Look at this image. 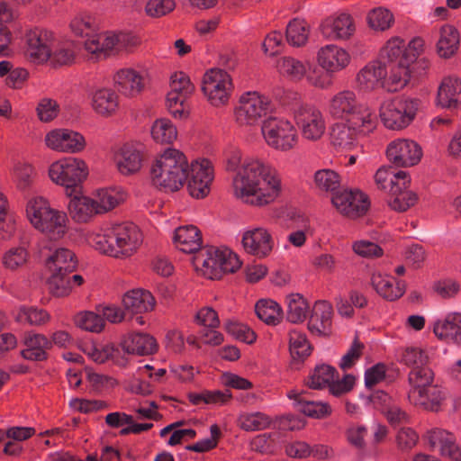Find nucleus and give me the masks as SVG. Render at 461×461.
Segmentation results:
<instances>
[{
	"instance_id": "nucleus-1",
	"label": "nucleus",
	"mask_w": 461,
	"mask_h": 461,
	"mask_svg": "<svg viewBox=\"0 0 461 461\" xmlns=\"http://www.w3.org/2000/svg\"><path fill=\"white\" fill-rule=\"evenodd\" d=\"M234 196L258 207L275 203L282 194L281 175L276 168L259 159H247L232 180Z\"/></svg>"
},
{
	"instance_id": "nucleus-2",
	"label": "nucleus",
	"mask_w": 461,
	"mask_h": 461,
	"mask_svg": "<svg viewBox=\"0 0 461 461\" xmlns=\"http://www.w3.org/2000/svg\"><path fill=\"white\" fill-rule=\"evenodd\" d=\"M86 239L95 250L116 259L131 258L143 242L141 230L131 222L104 224L88 232Z\"/></svg>"
},
{
	"instance_id": "nucleus-3",
	"label": "nucleus",
	"mask_w": 461,
	"mask_h": 461,
	"mask_svg": "<svg viewBox=\"0 0 461 461\" xmlns=\"http://www.w3.org/2000/svg\"><path fill=\"white\" fill-rule=\"evenodd\" d=\"M190 163L186 155L176 148H167L153 160L150 167L152 184L166 192L182 188L189 176Z\"/></svg>"
},
{
	"instance_id": "nucleus-4",
	"label": "nucleus",
	"mask_w": 461,
	"mask_h": 461,
	"mask_svg": "<svg viewBox=\"0 0 461 461\" xmlns=\"http://www.w3.org/2000/svg\"><path fill=\"white\" fill-rule=\"evenodd\" d=\"M72 33L77 37L86 38L85 49L92 54L104 56L113 51H120L126 47L128 35L104 32L96 33L98 29L95 19L86 13L74 15L69 23Z\"/></svg>"
},
{
	"instance_id": "nucleus-5",
	"label": "nucleus",
	"mask_w": 461,
	"mask_h": 461,
	"mask_svg": "<svg viewBox=\"0 0 461 461\" xmlns=\"http://www.w3.org/2000/svg\"><path fill=\"white\" fill-rule=\"evenodd\" d=\"M413 59L414 56H411L404 40L393 36L380 49L376 61L388 70L391 88L395 89L403 88L410 82Z\"/></svg>"
},
{
	"instance_id": "nucleus-6",
	"label": "nucleus",
	"mask_w": 461,
	"mask_h": 461,
	"mask_svg": "<svg viewBox=\"0 0 461 461\" xmlns=\"http://www.w3.org/2000/svg\"><path fill=\"white\" fill-rule=\"evenodd\" d=\"M26 216L31 224L51 240H59L68 230L67 214L50 207L41 197L31 198L26 205Z\"/></svg>"
},
{
	"instance_id": "nucleus-7",
	"label": "nucleus",
	"mask_w": 461,
	"mask_h": 461,
	"mask_svg": "<svg viewBox=\"0 0 461 461\" xmlns=\"http://www.w3.org/2000/svg\"><path fill=\"white\" fill-rule=\"evenodd\" d=\"M197 272L209 279H218L223 273L238 270L241 262L238 256L227 248L210 247L200 251L193 259Z\"/></svg>"
},
{
	"instance_id": "nucleus-8",
	"label": "nucleus",
	"mask_w": 461,
	"mask_h": 461,
	"mask_svg": "<svg viewBox=\"0 0 461 461\" xmlns=\"http://www.w3.org/2000/svg\"><path fill=\"white\" fill-rule=\"evenodd\" d=\"M48 174L54 184L65 188L68 196H72L86 179L88 167L80 158L68 157L51 163Z\"/></svg>"
},
{
	"instance_id": "nucleus-9",
	"label": "nucleus",
	"mask_w": 461,
	"mask_h": 461,
	"mask_svg": "<svg viewBox=\"0 0 461 461\" xmlns=\"http://www.w3.org/2000/svg\"><path fill=\"white\" fill-rule=\"evenodd\" d=\"M377 124V117H341L331 126L330 143L338 149H350L357 136L371 133Z\"/></svg>"
},
{
	"instance_id": "nucleus-10",
	"label": "nucleus",
	"mask_w": 461,
	"mask_h": 461,
	"mask_svg": "<svg viewBox=\"0 0 461 461\" xmlns=\"http://www.w3.org/2000/svg\"><path fill=\"white\" fill-rule=\"evenodd\" d=\"M261 132L266 143L280 152L293 150L299 140L294 122L286 117H267L261 125Z\"/></svg>"
},
{
	"instance_id": "nucleus-11",
	"label": "nucleus",
	"mask_w": 461,
	"mask_h": 461,
	"mask_svg": "<svg viewBox=\"0 0 461 461\" xmlns=\"http://www.w3.org/2000/svg\"><path fill=\"white\" fill-rule=\"evenodd\" d=\"M171 91L167 95L166 105L172 115L197 113L195 104L187 100L194 92V86L189 77L182 72H175L170 77Z\"/></svg>"
},
{
	"instance_id": "nucleus-12",
	"label": "nucleus",
	"mask_w": 461,
	"mask_h": 461,
	"mask_svg": "<svg viewBox=\"0 0 461 461\" xmlns=\"http://www.w3.org/2000/svg\"><path fill=\"white\" fill-rule=\"evenodd\" d=\"M232 90L231 77L225 70L211 68L203 75L202 91L212 106L227 105Z\"/></svg>"
},
{
	"instance_id": "nucleus-13",
	"label": "nucleus",
	"mask_w": 461,
	"mask_h": 461,
	"mask_svg": "<svg viewBox=\"0 0 461 461\" xmlns=\"http://www.w3.org/2000/svg\"><path fill=\"white\" fill-rule=\"evenodd\" d=\"M144 158V145L139 141H130L115 149L113 162L120 175L131 176L140 172Z\"/></svg>"
},
{
	"instance_id": "nucleus-14",
	"label": "nucleus",
	"mask_w": 461,
	"mask_h": 461,
	"mask_svg": "<svg viewBox=\"0 0 461 461\" xmlns=\"http://www.w3.org/2000/svg\"><path fill=\"white\" fill-rule=\"evenodd\" d=\"M214 177L212 164L206 158L190 163L187 189L191 196L200 199L208 195Z\"/></svg>"
},
{
	"instance_id": "nucleus-15",
	"label": "nucleus",
	"mask_w": 461,
	"mask_h": 461,
	"mask_svg": "<svg viewBox=\"0 0 461 461\" xmlns=\"http://www.w3.org/2000/svg\"><path fill=\"white\" fill-rule=\"evenodd\" d=\"M386 155L395 166L407 167L420 162L423 150L421 146L413 140L397 139L388 144Z\"/></svg>"
},
{
	"instance_id": "nucleus-16",
	"label": "nucleus",
	"mask_w": 461,
	"mask_h": 461,
	"mask_svg": "<svg viewBox=\"0 0 461 461\" xmlns=\"http://www.w3.org/2000/svg\"><path fill=\"white\" fill-rule=\"evenodd\" d=\"M241 245L246 253L257 258H267L273 251L275 240L271 232L265 227H253L244 230Z\"/></svg>"
},
{
	"instance_id": "nucleus-17",
	"label": "nucleus",
	"mask_w": 461,
	"mask_h": 461,
	"mask_svg": "<svg viewBox=\"0 0 461 461\" xmlns=\"http://www.w3.org/2000/svg\"><path fill=\"white\" fill-rule=\"evenodd\" d=\"M25 54L33 63H44L51 56V42L53 34L51 32L34 28L25 33Z\"/></svg>"
},
{
	"instance_id": "nucleus-18",
	"label": "nucleus",
	"mask_w": 461,
	"mask_h": 461,
	"mask_svg": "<svg viewBox=\"0 0 461 461\" xmlns=\"http://www.w3.org/2000/svg\"><path fill=\"white\" fill-rule=\"evenodd\" d=\"M283 113L268 96L258 91L242 93L235 105L236 115H268Z\"/></svg>"
},
{
	"instance_id": "nucleus-19",
	"label": "nucleus",
	"mask_w": 461,
	"mask_h": 461,
	"mask_svg": "<svg viewBox=\"0 0 461 461\" xmlns=\"http://www.w3.org/2000/svg\"><path fill=\"white\" fill-rule=\"evenodd\" d=\"M331 202L341 214L352 219L364 215L370 206L367 195L357 189L339 192Z\"/></svg>"
},
{
	"instance_id": "nucleus-20",
	"label": "nucleus",
	"mask_w": 461,
	"mask_h": 461,
	"mask_svg": "<svg viewBox=\"0 0 461 461\" xmlns=\"http://www.w3.org/2000/svg\"><path fill=\"white\" fill-rule=\"evenodd\" d=\"M424 439L432 451H438L440 456L453 461H461V447L452 432L441 428H432L426 432Z\"/></svg>"
},
{
	"instance_id": "nucleus-21",
	"label": "nucleus",
	"mask_w": 461,
	"mask_h": 461,
	"mask_svg": "<svg viewBox=\"0 0 461 461\" xmlns=\"http://www.w3.org/2000/svg\"><path fill=\"white\" fill-rule=\"evenodd\" d=\"M329 112L332 115H372L374 110L359 101L353 91L343 90L330 100Z\"/></svg>"
},
{
	"instance_id": "nucleus-22",
	"label": "nucleus",
	"mask_w": 461,
	"mask_h": 461,
	"mask_svg": "<svg viewBox=\"0 0 461 461\" xmlns=\"http://www.w3.org/2000/svg\"><path fill=\"white\" fill-rule=\"evenodd\" d=\"M389 73L378 61L374 60L367 63L357 74L356 81L359 89L371 91L379 86L386 88L390 92H397L402 88H391L389 83Z\"/></svg>"
},
{
	"instance_id": "nucleus-23",
	"label": "nucleus",
	"mask_w": 461,
	"mask_h": 461,
	"mask_svg": "<svg viewBox=\"0 0 461 461\" xmlns=\"http://www.w3.org/2000/svg\"><path fill=\"white\" fill-rule=\"evenodd\" d=\"M45 143L53 150L67 153H78L86 146L83 135L68 129L50 131L45 137Z\"/></svg>"
},
{
	"instance_id": "nucleus-24",
	"label": "nucleus",
	"mask_w": 461,
	"mask_h": 461,
	"mask_svg": "<svg viewBox=\"0 0 461 461\" xmlns=\"http://www.w3.org/2000/svg\"><path fill=\"white\" fill-rule=\"evenodd\" d=\"M409 402L418 408L429 411H438L446 399V393L438 385H429L418 389H409Z\"/></svg>"
},
{
	"instance_id": "nucleus-25",
	"label": "nucleus",
	"mask_w": 461,
	"mask_h": 461,
	"mask_svg": "<svg viewBox=\"0 0 461 461\" xmlns=\"http://www.w3.org/2000/svg\"><path fill=\"white\" fill-rule=\"evenodd\" d=\"M113 82L116 90L129 98L139 96L146 86L143 75L131 68L119 69L113 76Z\"/></svg>"
},
{
	"instance_id": "nucleus-26",
	"label": "nucleus",
	"mask_w": 461,
	"mask_h": 461,
	"mask_svg": "<svg viewBox=\"0 0 461 461\" xmlns=\"http://www.w3.org/2000/svg\"><path fill=\"white\" fill-rule=\"evenodd\" d=\"M350 59L349 53L335 44H328L321 48L317 53L318 64L329 73L343 70L348 66Z\"/></svg>"
},
{
	"instance_id": "nucleus-27",
	"label": "nucleus",
	"mask_w": 461,
	"mask_h": 461,
	"mask_svg": "<svg viewBox=\"0 0 461 461\" xmlns=\"http://www.w3.org/2000/svg\"><path fill=\"white\" fill-rule=\"evenodd\" d=\"M425 103L419 98L397 97L387 99L379 106V115H416L425 112Z\"/></svg>"
},
{
	"instance_id": "nucleus-28",
	"label": "nucleus",
	"mask_w": 461,
	"mask_h": 461,
	"mask_svg": "<svg viewBox=\"0 0 461 461\" xmlns=\"http://www.w3.org/2000/svg\"><path fill=\"white\" fill-rule=\"evenodd\" d=\"M333 308L328 301H318L314 303L308 321L311 333L327 336L331 330Z\"/></svg>"
},
{
	"instance_id": "nucleus-29",
	"label": "nucleus",
	"mask_w": 461,
	"mask_h": 461,
	"mask_svg": "<svg viewBox=\"0 0 461 461\" xmlns=\"http://www.w3.org/2000/svg\"><path fill=\"white\" fill-rule=\"evenodd\" d=\"M461 94V79L448 76L442 79L437 95V104L452 112H459L461 100L456 97Z\"/></svg>"
},
{
	"instance_id": "nucleus-30",
	"label": "nucleus",
	"mask_w": 461,
	"mask_h": 461,
	"mask_svg": "<svg viewBox=\"0 0 461 461\" xmlns=\"http://www.w3.org/2000/svg\"><path fill=\"white\" fill-rule=\"evenodd\" d=\"M370 284L376 294L387 301L398 300L405 293L403 282L380 272L372 274Z\"/></svg>"
},
{
	"instance_id": "nucleus-31",
	"label": "nucleus",
	"mask_w": 461,
	"mask_h": 461,
	"mask_svg": "<svg viewBox=\"0 0 461 461\" xmlns=\"http://www.w3.org/2000/svg\"><path fill=\"white\" fill-rule=\"evenodd\" d=\"M80 189L69 196L68 210L72 220L78 223H86L95 215H99L93 197L79 194Z\"/></svg>"
},
{
	"instance_id": "nucleus-32",
	"label": "nucleus",
	"mask_w": 461,
	"mask_h": 461,
	"mask_svg": "<svg viewBox=\"0 0 461 461\" xmlns=\"http://www.w3.org/2000/svg\"><path fill=\"white\" fill-rule=\"evenodd\" d=\"M354 31L352 18L348 14H340L334 18L326 19L321 25L322 35L329 40L348 39Z\"/></svg>"
},
{
	"instance_id": "nucleus-33",
	"label": "nucleus",
	"mask_w": 461,
	"mask_h": 461,
	"mask_svg": "<svg viewBox=\"0 0 461 461\" xmlns=\"http://www.w3.org/2000/svg\"><path fill=\"white\" fill-rule=\"evenodd\" d=\"M433 331L447 343H461V313H448L443 320L437 321Z\"/></svg>"
},
{
	"instance_id": "nucleus-34",
	"label": "nucleus",
	"mask_w": 461,
	"mask_h": 461,
	"mask_svg": "<svg viewBox=\"0 0 461 461\" xmlns=\"http://www.w3.org/2000/svg\"><path fill=\"white\" fill-rule=\"evenodd\" d=\"M122 349L129 354L151 355L158 350L156 339L146 333H131L122 341Z\"/></svg>"
},
{
	"instance_id": "nucleus-35",
	"label": "nucleus",
	"mask_w": 461,
	"mask_h": 461,
	"mask_svg": "<svg viewBox=\"0 0 461 461\" xmlns=\"http://www.w3.org/2000/svg\"><path fill=\"white\" fill-rule=\"evenodd\" d=\"M155 301L152 294L143 289H133L122 297L124 311L131 314H140L153 309Z\"/></svg>"
},
{
	"instance_id": "nucleus-36",
	"label": "nucleus",
	"mask_w": 461,
	"mask_h": 461,
	"mask_svg": "<svg viewBox=\"0 0 461 461\" xmlns=\"http://www.w3.org/2000/svg\"><path fill=\"white\" fill-rule=\"evenodd\" d=\"M51 342L46 336L38 333H28L24 338V348L22 357L30 361H42L47 358V350Z\"/></svg>"
},
{
	"instance_id": "nucleus-37",
	"label": "nucleus",
	"mask_w": 461,
	"mask_h": 461,
	"mask_svg": "<svg viewBox=\"0 0 461 461\" xmlns=\"http://www.w3.org/2000/svg\"><path fill=\"white\" fill-rule=\"evenodd\" d=\"M174 243L176 249L185 253H194L202 246V235L194 225L178 227L175 230Z\"/></svg>"
},
{
	"instance_id": "nucleus-38",
	"label": "nucleus",
	"mask_w": 461,
	"mask_h": 461,
	"mask_svg": "<svg viewBox=\"0 0 461 461\" xmlns=\"http://www.w3.org/2000/svg\"><path fill=\"white\" fill-rule=\"evenodd\" d=\"M126 197L122 188L109 187L97 190L93 198L99 214H104L123 203Z\"/></svg>"
},
{
	"instance_id": "nucleus-39",
	"label": "nucleus",
	"mask_w": 461,
	"mask_h": 461,
	"mask_svg": "<svg viewBox=\"0 0 461 461\" xmlns=\"http://www.w3.org/2000/svg\"><path fill=\"white\" fill-rule=\"evenodd\" d=\"M341 185V176L330 168H321L313 175V186L321 194H337Z\"/></svg>"
},
{
	"instance_id": "nucleus-40",
	"label": "nucleus",
	"mask_w": 461,
	"mask_h": 461,
	"mask_svg": "<svg viewBox=\"0 0 461 461\" xmlns=\"http://www.w3.org/2000/svg\"><path fill=\"white\" fill-rule=\"evenodd\" d=\"M46 267L50 272H73L77 267L75 254L65 248H59L49 256Z\"/></svg>"
},
{
	"instance_id": "nucleus-41",
	"label": "nucleus",
	"mask_w": 461,
	"mask_h": 461,
	"mask_svg": "<svg viewBox=\"0 0 461 461\" xmlns=\"http://www.w3.org/2000/svg\"><path fill=\"white\" fill-rule=\"evenodd\" d=\"M459 46V33L452 25H444L439 32L437 43L438 54L444 59H449L457 50Z\"/></svg>"
},
{
	"instance_id": "nucleus-42",
	"label": "nucleus",
	"mask_w": 461,
	"mask_h": 461,
	"mask_svg": "<svg viewBox=\"0 0 461 461\" xmlns=\"http://www.w3.org/2000/svg\"><path fill=\"white\" fill-rule=\"evenodd\" d=\"M152 140L158 144H173L177 138V129L168 117H159L150 128Z\"/></svg>"
},
{
	"instance_id": "nucleus-43",
	"label": "nucleus",
	"mask_w": 461,
	"mask_h": 461,
	"mask_svg": "<svg viewBox=\"0 0 461 461\" xmlns=\"http://www.w3.org/2000/svg\"><path fill=\"white\" fill-rule=\"evenodd\" d=\"M375 180L380 189L388 190L391 193L401 182L404 187L409 185L411 177L405 171L400 170L394 173L390 168L381 167L376 171Z\"/></svg>"
},
{
	"instance_id": "nucleus-44",
	"label": "nucleus",
	"mask_w": 461,
	"mask_h": 461,
	"mask_svg": "<svg viewBox=\"0 0 461 461\" xmlns=\"http://www.w3.org/2000/svg\"><path fill=\"white\" fill-rule=\"evenodd\" d=\"M338 377L337 370L329 365H318L309 374L305 384L313 390H321L329 387L332 379Z\"/></svg>"
},
{
	"instance_id": "nucleus-45",
	"label": "nucleus",
	"mask_w": 461,
	"mask_h": 461,
	"mask_svg": "<svg viewBox=\"0 0 461 461\" xmlns=\"http://www.w3.org/2000/svg\"><path fill=\"white\" fill-rule=\"evenodd\" d=\"M295 123L303 138L310 141L320 140L326 131V122L323 117H299Z\"/></svg>"
},
{
	"instance_id": "nucleus-46",
	"label": "nucleus",
	"mask_w": 461,
	"mask_h": 461,
	"mask_svg": "<svg viewBox=\"0 0 461 461\" xmlns=\"http://www.w3.org/2000/svg\"><path fill=\"white\" fill-rule=\"evenodd\" d=\"M276 68L282 76L298 81L305 76L308 66L298 59L284 56L277 60Z\"/></svg>"
},
{
	"instance_id": "nucleus-47",
	"label": "nucleus",
	"mask_w": 461,
	"mask_h": 461,
	"mask_svg": "<svg viewBox=\"0 0 461 461\" xmlns=\"http://www.w3.org/2000/svg\"><path fill=\"white\" fill-rule=\"evenodd\" d=\"M408 185H409L404 187L401 182L390 193L388 204L393 210L405 212L416 203L417 195L412 191L407 189Z\"/></svg>"
},
{
	"instance_id": "nucleus-48",
	"label": "nucleus",
	"mask_w": 461,
	"mask_h": 461,
	"mask_svg": "<svg viewBox=\"0 0 461 461\" xmlns=\"http://www.w3.org/2000/svg\"><path fill=\"white\" fill-rule=\"evenodd\" d=\"M255 312L259 320L268 325H277L283 318L280 305L270 299H261L255 305Z\"/></svg>"
},
{
	"instance_id": "nucleus-49",
	"label": "nucleus",
	"mask_w": 461,
	"mask_h": 461,
	"mask_svg": "<svg viewBox=\"0 0 461 461\" xmlns=\"http://www.w3.org/2000/svg\"><path fill=\"white\" fill-rule=\"evenodd\" d=\"M92 105L95 112L102 115L116 113L118 95L111 89H100L95 93Z\"/></svg>"
},
{
	"instance_id": "nucleus-50",
	"label": "nucleus",
	"mask_w": 461,
	"mask_h": 461,
	"mask_svg": "<svg viewBox=\"0 0 461 461\" xmlns=\"http://www.w3.org/2000/svg\"><path fill=\"white\" fill-rule=\"evenodd\" d=\"M238 426L245 431L263 430L270 427L272 419L264 412H242L238 417Z\"/></svg>"
},
{
	"instance_id": "nucleus-51",
	"label": "nucleus",
	"mask_w": 461,
	"mask_h": 461,
	"mask_svg": "<svg viewBox=\"0 0 461 461\" xmlns=\"http://www.w3.org/2000/svg\"><path fill=\"white\" fill-rule=\"evenodd\" d=\"M289 351L294 360L303 361L311 355L312 347L305 333L297 330L289 331Z\"/></svg>"
},
{
	"instance_id": "nucleus-52",
	"label": "nucleus",
	"mask_w": 461,
	"mask_h": 461,
	"mask_svg": "<svg viewBox=\"0 0 461 461\" xmlns=\"http://www.w3.org/2000/svg\"><path fill=\"white\" fill-rule=\"evenodd\" d=\"M17 218L9 211L6 197L0 193V237L4 240L10 239L16 230Z\"/></svg>"
},
{
	"instance_id": "nucleus-53",
	"label": "nucleus",
	"mask_w": 461,
	"mask_h": 461,
	"mask_svg": "<svg viewBox=\"0 0 461 461\" xmlns=\"http://www.w3.org/2000/svg\"><path fill=\"white\" fill-rule=\"evenodd\" d=\"M81 350L94 362L102 364L112 358L115 348L111 343H96L86 341L81 345Z\"/></svg>"
},
{
	"instance_id": "nucleus-54",
	"label": "nucleus",
	"mask_w": 461,
	"mask_h": 461,
	"mask_svg": "<svg viewBox=\"0 0 461 461\" xmlns=\"http://www.w3.org/2000/svg\"><path fill=\"white\" fill-rule=\"evenodd\" d=\"M287 320L292 323H301L307 316L309 305L306 300L299 294L287 296Z\"/></svg>"
},
{
	"instance_id": "nucleus-55",
	"label": "nucleus",
	"mask_w": 461,
	"mask_h": 461,
	"mask_svg": "<svg viewBox=\"0 0 461 461\" xmlns=\"http://www.w3.org/2000/svg\"><path fill=\"white\" fill-rule=\"evenodd\" d=\"M12 176L19 190H27L32 185L36 172L32 164L17 162L14 166Z\"/></svg>"
},
{
	"instance_id": "nucleus-56",
	"label": "nucleus",
	"mask_w": 461,
	"mask_h": 461,
	"mask_svg": "<svg viewBox=\"0 0 461 461\" xmlns=\"http://www.w3.org/2000/svg\"><path fill=\"white\" fill-rule=\"evenodd\" d=\"M366 20L369 27L377 32H384L394 23L393 14L390 10L384 7L371 10L367 14Z\"/></svg>"
},
{
	"instance_id": "nucleus-57",
	"label": "nucleus",
	"mask_w": 461,
	"mask_h": 461,
	"mask_svg": "<svg viewBox=\"0 0 461 461\" xmlns=\"http://www.w3.org/2000/svg\"><path fill=\"white\" fill-rule=\"evenodd\" d=\"M309 32V26L304 20L294 19L286 27V40L293 46H303L308 40Z\"/></svg>"
},
{
	"instance_id": "nucleus-58",
	"label": "nucleus",
	"mask_w": 461,
	"mask_h": 461,
	"mask_svg": "<svg viewBox=\"0 0 461 461\" xmlns=\"http://www.w3.org/2000/svg\"><path fill=\"white\" fill-rule=\"evenodd\" d=\"M71 272H50L48 279V286L50 292L57 296L63 297L68 295L72 291L70 280Z\"/></svg>"
},
{
	"instance_id": "nucleus-59",
	"label": "nucleus",
	"mask_w": 461,
	"mask_h": 461,
	"mask_svg": "<svg viewBox=\"0 0 461 461\" xmlns=\"http://www.w3.org/2000/svg\"><path fill=\"white\" fill-rule=\"evenodd\" d=\"M15 319L18 322L40 326L48 323L50 320V315L43 309L21 307L18 310Z\"/></svg>"
},
{
	"instance_id": "nucleus-60",
	"label": "nucleus",
	"mask_w": 461,
	"mask_h": 461,
	"mask_svg": "<svg viewBox=\"0 0 461 461\" xmlns=\"http://www.w3.org/2000/svg\"><path fill=\"white\" fill-rule=\"evenodd\" d=\"M28 257L29 254L25 248L14 247L3 254L2 265L9 271H16L26 264Z\"/></svg>"
},
{
	"instance_id": "nucleus-61",
	"label": "nucleus",
	"mask_w": 461,
	"mask_h": 461,
	"mask_svg": "<svg viewBox=\"0 0 461 461\" xmlns=\"http://www.w3.org/2000/svg\"><path fill=\"white\" fill-rule=\"evenodd\" d=\"M76 325L86 331L101 332L104 327L103 317L94 312H82L75 317Z\"/></svg>"
},
{
	"instance_id": "nucleus-62",
	"label": "nucleus",
	"mask_w": 461,
	"mask_h": 461,
	"mask_svg": "<svg viewBox=\"0 0 461 461\" xmlns=\"http://www.w3.org/2000/svg\"><path fill=\"white\" fill-rule=\"evenodd\" d=\"M408 382L410 389H418L431 385L434 382V372L428 365L416 367L415 369H411L409 373Z\"/></svg>"
},
{
	"instance_id": "nucleus-63",
	"label": "nucleus",
	"mask_w": 461,
	"mask_h": 461,
	"mask_svg": "<svg viewBox=\"0 0 461 461\" xmlns=\"http://www.w3.org/2000/svg\"><path fill=\"white\" fill-rule=\"evenodd\" d=\"M299 411L309 417L323 419L331 413V407L327 402L299 400Z\"/></svg>"
},
{
	"instance_id": "nucleus-64",
	"label": "nucleus",
	"mask_w": 461,
	"mask_h": 461,
	"mask_svg": "<svg viewBox=\"0 0 461 461\" xmlns=\"http://www.w3.org/2000/svg\"><path fill=\"white\" fill-rule=\"evenodd\" d=\"M401 361L411 369H415L428 365L429 357L421 348L410 347L402 351Z\"/></svg>"
}]
</instances>
